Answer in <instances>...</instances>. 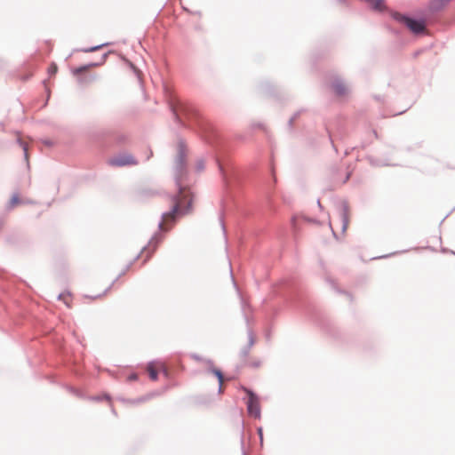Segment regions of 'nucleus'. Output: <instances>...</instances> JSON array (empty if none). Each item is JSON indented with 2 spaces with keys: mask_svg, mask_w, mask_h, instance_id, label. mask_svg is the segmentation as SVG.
<instances>
[{
  "mask_svg": "<svg viewBox=\"0 0 455 455\" xmlns=\"http://www.w3.org/2000/svg\"><path fill=\"white\" fill-rule=\"evenodd\" d=\"M171 202L172 204V211L163 214L162 220L159 224V228L164 231L171 229L178 217L190 212L192 196L189 190L183 188L180 189L177 196L171 198Z\"/></svg>",
  "mask_w": 455,
  "mask_h": 455,
  "instance_id": "1",
  "label": "nucleus"
},
{
  "mask_svg": "<svg viewBox=\"0 0 455 455\" xmlns=\"http://www.w3.org/2000/svg\"><path fill=\"white\" fill-rule=\"evenodd\" d=\"M113 282L105 281L103 278L94 280L89 286L86 297L98 299L105 297L111 290Z\"/></svg>",
  "mask_w": 455,
  "mask_h": 455,
  "instance_id": "2",
  "label": "nucleus"
},
{
  "mask_svg": "<svg viewBox=\"0 0 455 455\" xmlns=\"http://www.w3.org/2000/svg\"><path fill=\"white\" fill-rule=\"evenodd\" d=\"M244 391L248 395L246 404L249 415L255 419L260 418V404L259 397L247 388H244Z\"/></svg>",
  "mask_w": 455,
  "mask_h": 455,
  "instance_id": "3",
  "label": "nucleus"
},
{
  "mask_svg": "<svg viewBox=\"0 0 455 455\" xmlns=\"http://www.w3.org/2000/svg\"><path fill=\"white\" fill-rule=\"evenodd\" d=\"M395 18L403 22L414 33H420L425 29V25L421 21L412 20L399 13H395Z\"/></svg>",
  "mask_w": 455,
  "mask_h": 455,
  "instance_id": "4",
  "label": "nucleus"
},
{
  "mask_svg": "<svg viewBox=\"0 0 455 455\" xmlns=\"http://www.w3.org/2000/svg\"><path fill=\"white\" fill-rule=\"evenodd\" d=\"M147 371L152 380L157 379L159 371H163L165 375L167 374L164 363L161 362H152L148 363L147 366Z\"/></svg>",
  "mask_w": 455,
  "mask_h": 455,
  "instance_id": "5",
  "label": "nucleus"
},
{
  "mask_svg": "<svg viewBox=\"0 0 455 455\" xmlns=\"http://www.w3.org/2000/svg\"><path fill=\"white\" fill-rule=\"evenodd\" d=\"M341 231L344 233L348 228L350 222V212L347 206L340 210Z\"/></svg>",
  "mask_w": 455,
  "mask_h": 455,
  "instance_id": "6",
  "label": "nucleus"
},
{
  "mask_svg": "<svg viewBox=\"0 0 455 455\" xmlns=\"http://www.w3.org/2000/svg\"><path fill=\"white\" fill-rule=\"evenodd\" d=\"M112 165L116 166H124L128 164H135L136 162L133 160L132 156H125L121 158H114L110 161Z\"/></svg>",
  "mask_w": 455,
  "mask_h": 455,
  "instance_id": "7",
  "label": "nucleus"
},
{
  "mask_svg": "<svg viewBox=\"0 0 455 455\" xmlns=\"http://www.w3.org/2000/svg\"><path fill=\"white\" fill-rule=\"evenodd\" d=\"M334 92L339 96L346 95L347 92V87L345 84L340 81H337L332 84Z\"/></svg>",
  "mask_w": 455,
  "mask_h": 455,
  "instance_id": "8",
  "label": "nucleus"
},
{
  "mask_svg": "<svg viewBox=\"0 0 455 455\" xmlns=\"http://www.w3.org/2000/svg\"><path fill=\"white\" fill-rule=\"evenodd\" d=\"M59 299L62 300L63 303L68 307H71L72 301H73V296L68 291H64L59 295Z\"/></svg>",
  "mask_w": 455,
  "mask_h": 455,
  "instance_id": "9",
  "label": "nucleus"
},
{
  "mask_svg": "<svg viewBox=\"0 0 455 455\" xmlns=\"http://www.w3.org/2000/svg\"><path fill=\"white\" fill-rule=\"evenodd\" d=\"M369 5L378 11H381L385 8V1L384 0H364Z\"/></svg>",
  "mask_w": 455,
  "mask_h": 455,
  "instance_id": "10",
  "label": "nucleus"
},
{
  "mask_svg": "<svg viewBox=\"0 0 455 455\" xmlns=\"http://www.w3.org/2000/svg\"><path fill=\"white\" fill-rule=\"evenodd\" d=\"M97 66V64H94V63H92V64H88V65H84V66H82V67H79V68H76L73 70V74L75 76H79L81 73L83 72H85L87 71L90 68L92 67H95Z\"/></svg>",
  "mask_w": 455,
  "mask_h": 455,
  "instance_id": "11",
  "label": "nucleus"
},
{
  "mask_svg": "<svg viewBox=\"0 0 455 455\" xmlns=\"http://www.w3.org/2000/svg\"><path fill=\"white\" fill-rule=\"evenodd\" d=\"M58 71V67L55 63H52L48 68V73L50 76H54Z\"/></svg>",
  "mask_w": 455,
  "mask_h": 455,
  "instance_id": "12",
  "label": "nucleus"
},
{
  "mask_svg": "<svg viewBox=\"0 0 455 455\" xmlns=\"http://www.w3.org/2000/svg\"><path fill=\"white\" fill-rule=\"evenodd\" d=\"M212 372L217 376V378L219 379V382H220V384L221 386L222 383H223V375H222L221 371L220 370L214 369L212 371Z\"/></svg>",
  "mask_w": 455,
  "mask_h": 455,
  "instance_id": "13",
  "label": "nucleus"
},
{
  "mask_svg": "<svg viewBox=\"0 0 455 455\" xmlns=\"http://www.w3.org/2000/svg\"><path fill=\"white\" fill-rule=\"evenodd\" d=\"M20 144L23 148V149L25 151V156L27 158L28 157V145L20 140Z\"/></svg>",
  "mask_w": 455,
  "mask_h": 455,
  "instance_id": "14",
  "label": "nucleus"
},
{
  "mask_svg": "<svg viewBox=\"0 0 455 455\" xmlns=\"http://www.w3.org/2000/svg\"><path fill=\"white\" fill-rule=\"evenodd\" d=\"M100 47H101L100 45V46H94V47H92V48H90L88 50H84V52H94V51L99 50Z\"/></svg>",
  "mask_w": 455,
  "mask_h": 455,
  "instance_id": "15",
  "label": "nucleus"
},
{
  "mask_svg": "<svg viewBox=\"0 0 455 455\" xmlns=\"http://www.w3.org/2000/svg\"><path fill=\"white\" fill-rule=\"evenodd\" d=\"M258 434L259 435L260 442L262 443V441H263V433H262V428L261 427L258 428Z\"/></svg>",
  "mask_w": 455,
  "mask_h": 455,
  "instance_id": "16",
  "label": "nucleus"
},
{
  "mask_svg": "<svg viewBox=\"0 0 455 455\" xmlns=\"http://www.w3.org/2000/svg\"><path fill=\"white\" fill-rule=\"evenodd\" d=\"M130 379H136V376H135V375H133V376H132Z\"/></svg>",
  "mask_w": 455,
  "mask_h": 455,
  "instance_id": "17",
  "label": "nucleus"
}]
</instances>
